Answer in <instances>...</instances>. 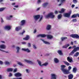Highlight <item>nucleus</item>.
I'll list each match as a JSON object with an SVG mask.
<instances>
[{
	"label": "nucleus",
	"mask_w": 79,
	"mask_h": 79,
	"mask_svg": "<svg viewBox=\"0 0 79 79\" xmlns=\"http://www.w3.org/2000/svg\"><path fill=\"white\" fill-rule=\"evenodd\" d=\"M60 67L61 68V70L63 72L64 74H70V72L64 69V68H66V66L65 65H61Z\"/></svg>",
	"instance_id": "obj_1"
},
{
	"label": "nucleus",
	"mask_w": 79,
	"mask_h": 79,
	"mask_svg": "<svg viewBox=\"0 0 79 79\" xmlns=\"http://www.w3.org/2000/svg\"><path fill=\"white\" fill-rule=\"evenodd\" d=\"M33 18L35 21H38V19L40 18L38 22H41L43 19V15H41L40 17V15H37L34 16Z\"/></svg>",
	"instance_id": "obj_2"
},
{
	"label": "nucleus",
	"mask_w": 79,
	"mask_h": 79,
	"mask_svg": "<svg viewBox=\"0 0 79 79\" xmlns=\"http://www.w3.org/2000/svg\"><path fill=\"white\" fill-rule=\"evenodd\" d=\"M45 16L46 18H50L52 19H53L55 18V15H53V13L52 12H50Z\"/></svg>",
	"instance_id": "obj_3"
},
{
	"label": "nucleus",
	"mask_w": 79,
	"mask_h": 79,
	"mask_svg": "<svg viewBox=\"0 0 79 79\" xmlns=\"http://www.w3.org/2000/svg\"><path fill=\"white\" fill-rule=\"evenodd\" d=\"M70 36L73 38H76V39H79V36L77 34H73L70 35Z\"/></svg>",
	"instance_id": "obj_4"
},
{
	"label": "nucleus",
	"mask_w": 79,
	"mask_h": 79,
	"mask_svg": "<svg viewBox=\"0 0 79 79\" xmlns=\"http://www.w3.org/2000/svg\"><path fill=\"white\" fill-rule=\"evenodd\" d=\"M46 35L44 34H39L38 35H37V37H42V38H44L46 37Z\"/></svg>",
	"instance_id": "obj_5"
},
{
	"label": "nucleus",
	"mask_w": 79,
	"mask_h": 79,
	"mask_svg": "<svg viewBox=\"0 0 79 79\" xmlns=\"http://www.w3.org/2000/svg\"><path fill=\"white\" fill-rule=\"evenodd\" d=\"M71 14V11H70L69 13H65L64 14V17H66L67 18H69Z\"/></svg>",
	"instance_id": "obj_6"
},
{
	"label": "nucleus",
	"mask_w": 79,
	"mask_h": 79,
	"mask_svg": "<svg viewBox=\"0 0 79 79\" xmlns=\"http://www.w3.org/2000/svg\"><path fill=\"white\" fill-rule=\"evenodd\" d=\"M26 23V20H23L21 21V26H24Z\"/></svg>",
	"instance_id": "obj_7"
},
{
	"label": "nucleus",
	"mask_w": 79,
	"mask_h": 79,
	"mask_svg": "<svg viewBox=\"0 0 79 79\" xmlns=\"http://www.w3.org/2000/svg\"><path fill=\"white\" fill-rule=\"evenodd\" d=\"M11 28V26L10 25H7L4 27V29L8 31L10 30Z\"/></svg>",
	"instance_id": "obj_8"
},
{
	"label": "nucleus",
	"mask_w": 79,
	"mask_h": 79,
	"mask_svg": "<svg viewBox=\"0 0 79 79\" xmlns=\"http://www.w3.org/2000/svg\"><path fill=\"white\" fill-rule=\"evenodd\" d=\"M51 78L53 79H56L57 76L55 74L52 73L51 74Z\"/></svg>",
	"instance_id": "obj_9"
},
{
	"label": "nucleus",
	"mask_w": 79,
	"mask_h": 79,
	"mask_svg": "<svg viewBox=\"0 0 79 79\" xmlns=\"http://www.w3.org/2000/svg\"><path fill=\"white\" fill-rule=\"evenodd\" d=\"M22 50L23 51H24L25 52H26L27 53H30V52H31V50H29L28 48L26 49L23 48L22 49Z\"/></svg>",
	"instance_id": "obj_10"
},
{
	"label": "nucleus",
	"mask_w": 79,
	"mask_h": 79,
	"mask_svg": "<svg viewBox=\"0 0 79 79\" xmlns=\"http://www.w3.org/2000/svg\"><path fill=\"white\" fill-rule=\"evenodd\" d=\"M13 17V16L12 15H10L9 16H7L6 17V19L7 20H11V18H12Z\"/></svg>",
	"instance_id": "obj_11"
},
{
	"label": "nucleus",
	"mask_w": 79,
	"mask_h": 79,
	"mask_svg": "<svg viewBox=\"0 0 79 79\" xmlns=\"http://www.w3.org/2000/svg\"><path fill=\"white\" fill-rule=\"evenodd\" d=\"M25 61L26 63H29V64H34V63H33L32 61L29 60H25Z\"/></svg>",
	"instance_id": "obj_12"
},
{
	"label": "nucleus",
	"mask_w": 79,
	"mask_h": 79,
	"mask_svg": "<svg viewBox=\"0 0 79 79\" xmlns=\"http://www.w3.org/2000/svg\"><path fill=\"white\" fill-rule=\"evenodd\" d=\"M6 46V45L4 44H1L0 45V48H2V49H5Z\"/></svg>",
	"instance_id": "obj_13"
},
{
	"label": "nucleus",
	"mask_w": 79,
	"mask_h": 79,
	"mask_svg": "<svg viewBox=\"0 0 79 79\" xmlns=\"http://www.w3.org/2000/svg\"><path fill=\"white\" fill-rule=\"evenodd\" d=\"M67 60L68 61H69L70 63L72 62L73 61V58L72 57L70 58L69 57H68L67 58Z\"/></svg>",
	"instance_id": "obj_14"
},
{
	"label": "nucleus",
	"mask_w": 79,
	"mask_h": 79,
	"mask_svg": "<svg viewBox=\"0 0 79 79\" xmlns=\"http://www.w3.org/2000/svg\"><path fill=\"white\" fill-rule=\"evenodd\" d=\"M41 40L43 41V42H44V43L45 44H47L48 45H49L50 44V43H49V42L45 41L44 39H41Z\"/></svg>",
	"instance_id": "obj_15"
},
{
	"label": "nucleus",
	"mask_w": 79,
	"mask_h": 79,
	"mask_svg": "<svg viewBox=\"0 0 79 79\" xmlns=\"http://www.w3.org/2000/svg\"><path fill=\"white\" fill-rule=\"evenodd\" d=\"M29 38H30L29 35H27L25 38H23V40H28L29 39Z\"/></svg>",
	"instance_id": "obj_16"
},
{
	"label": "nucleus",
	"mask_w": 79,
	"mask_h": 79,
	"mask_svg": "<svg viewBox=\"0 0 79 79\" xmlns=\"http://www.w3.org/2000/svg\"><path fill=\"white\" fill-rule=\"evenodd\" d=\"M14 76L15 77H20V73H18L14 74Z\"/></svg>",
	"instance_id": "obj_17"
},
{
	"label": "nucleus",
	"mask_w": 79,
	"mask_h": 79,
	"mask_svg": "<svg viewBox=\"0 0 79 79\" xmlns=\"http://www.w3.org/2000/svg\"><path fill=\"white\" fill-rule=\"evenodd\" d=\"M13 69L11 68H8L7 69V72H10L11 71H13Z\"/></svg>",
	"instance_id": "obj_18"
},
{
	"label": "nucleus",
	"mask_w": 79,
	"mask_h": 79,
	"mask_svg": "<svg viewBox=\"0 0 79 79\" xmlns=\"http://www.w3.org/2000/svg\"><path fill=\"white\" fill-rule=\"evenodd\" d=\"M69 44H67L65 45L64 46H63L62 48H68V47H69Z\"/></svg>",
	"instance_id": "obj_19"
},
{
	"label": "nucleus",
	"mask_w": 79,
	"mask_h": 79,
	"mask_svg": "<svg viewBox=\"0 0 79 79\" xmlns=\"http://www.w3.org/2000/svg\"><path fill=\"white\" fill-rule=\"evenodd\" d=\"M68 77L69 79H72L73 78V75L72 74H70L69 75Z\"/></svg>",
	"instance_id": "obj_20"
},
{
	"label": "nucleus",
	"mask_w": 79,
	"mask_h": 79,
	"mask_svg": "<svg viewBox=\"0 0 79 79\" xmlns=\"http://www.w3.org/2000/svg\"><path fill=\"white\" fill-rule=\"evenodd\" d=\"M48 5V3L45 2L43 4V6L44 7V8H45V7H46V6H47Z\"/></svg>",
	"instance_id": "obj_21"
},
{
	"label": "nucleus",
	"mask_w": 79,
	"mask_h": 79,
	"mask_svg": "<svg viewBox=\"0 0 79 79\" xmlns=\"http://www.w3.org/2000/svg\"><path fill=\"white\" fill-rule=\"evenodd\" d=\"M66 0H60V3L59 4V6H61L63 5V3L65 2Z\"/></svg>",
	"instance_id": "obj_22"
},
{
	"label": "nucleus",
	"mask_w": 79,
	"mask_h": 79,
	"mask_svg": "<svg viewBox=\"0 0 79 79\" xmlns=\"http://www.w3.org/2000/svg\"><path fill=\"white\" fill-rule=\"evenodd\" d=\"M20 30V27L18 26L17 27L15 28V31H17V32L19 31Z\"/></svg>",
	"instance_id": "obj_23"
},
{
	"label": "nucleus",
	"mask_w": 79,
	"mask_h": 79,
	"mask_svg": "<svg viewBox=\"0 0 79 79\" xmlns=\"http://www.w3.org/2000/svg\"><path fill=\"white\" fill-rule=\"evenodd\" d=\"M66 10L64 8H62L61 9L60 11H59V13H64V11H65Z\"/></svg>",
	"instance_id": "obj_24"
},
{
	"label": "nucleus",
	"mask_w": 79,
	"mask_h": 79,
	"mask_svg": "<svg viewBox=\"0 0 79 79\" xmlns=\"http://www.w3.org/2000/svg\"><path fill=\"white\" fill-rule=\"evenodd\" d=\"M47 38L48 39H52V38H53V36L50 35H47Z\"/></svg>",
	"instance_id": "obj_25"
},
{
	"label": "nucleus",
	"mask_w": 79,
	"mask_h": 79,
	"mask_svg": "<svg viewBox=\"0 0 79 79\" xmlns=\"http://www.w3.org/2000/svg\"><path fill=\"white\" fill-rule=\"evenodd\" d=\"M76 52V51L75 50V49H74L71 52L70 54V55H71L72 54H74L75 52Z\"/></svg>",
	"instance_id": "obj_26"
},
{
	"label": "nucleus",
	"mask_w": 79,
	"mask_h": 79,
	"mask_svg": "<svg viewBox=\"0 0 79 79\" xmlns=\"http://www.w3.org/2000/svg\"><path fill=\"white\" fill-rule=\"evenodd\" d=\"M43 66H47L48 65V63L47 62H45L42 64Z\"/></svg>",
	"instance_id": "obj_27"
},
{
	"label": "nucleus",
	"mask_w": 79,
	"mask_h": 79,
	"mask_svg": "<svg viewBox=\"0 0 79 79\" xmlns=\"http://www.w3.org/2000/svg\"><path fill=\"white\" fill-rule=\"evenodd\" d=\"M77 68L76 67H74L73 68V73H76V71H77Z\"/></svg>",
	"instance_id": "obj_28"
},
{
	"label": "nucleus",
	"mask_w": 79,
	"mask_h": 79,
	"mask_svg": "<svg viewBox=\"0 0 79 79\" xmlns=\"http://www.w3.org/2000/svg\"><path fill=\"white\" fill-rule=\"evenodd\" d=\"M54 61L55 63H58L59 62L58 60V59L56 58H55L54 59Z\"/></svg>",
	"instance_id": "obj_29"
},
{
	"label": "nucleus",
	"mask_w": 79,
	"mask_h": 79,
	"mask_svg": "<svg viewBox=\"0 0 79 79\" xmlns=\"http://www.w3.org/2000/svg\"><path fill=\"white\" fill-rule=\"evenodd\" d=\"M37 62L38 63V64L39 65V66L41 67H42L43 65H42V64H41V61L39 60H37Z\"/></svg>",
	"instance_id": "obj_30"
},
{
	"label": "nucleus",
	"mask_w": 79,
	"mask_h": 79,
	"mask_svg": "<svg viewBox=\"0 0 79 79\" xmlns=\"http://www.w3.org/2000/svg\"><path fill=\"white\" fill-rule=\"evenodd\" d=\"M51 28V26L50 25H48L47 26L46 29L47 30H50Z\"/></svg>",
	"instance_id": "obj_31"
},
{
	"label": "nucleus",
	"mask_w": 79,
	"mask_h": 79,
	"mask_svg": "<svg viewBox=\"0 0 79 79\" xmlns=\"http://www.w3.org/2000/svg\"><path fill=\"white\" fill-rule=\"evenodd\" d=\"M19 49H20L19 47H16V49L17 50V52H16L17 53H19Z\"/></svg>",
	"instance_id": "obj_32"
},
{
	"label": "nucleus",
	"mask_w": 79,
	"mask_h": 79,
	"mask_svg": "<svg viewBox=\"0 0 79 79\" xmlns=\"http://www.w3.org/2000/svg\"><path fill=\"white\" fill-rule=\"evenodd\" d=\"M79 55V52H77L76 54L74 55V57H77V56H78Z\"/></svg>",
	"instance_id": "obj_33"
},
{
	"label": "nucleus",
	"mask_w": 79,
	"mask_h": 79,
	"mask_svg": "<svg viewBox=\"0 0 79 79\" xmlns=\"http://www.w3.org/2000/svg\"><path fill=\"white\" fill-rule=\"evenodd\" d=\"M5 64L6 65H10V63L7 61H6L5 62Z\"/></svg>",
	"instance_id": "obj_34"
},
{
	"label": "nucleus",
	"mask_w": 79,
	"mask_h": 79,
	"mask_svg": "<svg viewBox=\"0 0 79 79\" xmlns=\"http://www.w3.org/2000/svg\"><path fill=\"white\" fill-rule=\"evenodd\" d=\"M63 63H64V64H65L67 66H69V64L66 61H64Z\"/></svg>",
	"instance_id": "obj_35"
},
{
	"label": "nucleus",
	"mask_w": 79,
	"mask_h": 79,
	"mask_svg": "<svg viewBox=\"0 0 79 79\" xmlns=\"http://www.w3.org/2000/svg\"><path fill=\"white\" fill-rule=\"evenodd\" d=\"M61 17H62V15L61 14H60L58 16L57 18L58 19H61Z\"/></svg>",
	"instance_id": "obj_36"
},
{
	"label": "nucleus",
	"mask_w": 79,
	"mask_h": 79,
	"mask_svg": "<svg viewBox=\"0 0 79 79\" xmlns=\"http://www.w3.org/2000/svg\"><path fill=\"white\" fill-rule=\"evenodd\" d=\"M0 51H1V52H5L6 53H9V52H8V51H4L3 50H2L0 49Z\"/></svg>",
	"instance_id": "obj_37"
},
{
	"label": "nucleus",
	"mask_w": 79,
	"mask_h": 79,
	"mask_svg": "<svg viewBox=\"0 0 79 79\" xmlns=\"http://www.w3.org/2000/svg\"><path fill=\"white\" fill-rule=\"evenodd\" d=\"M77 17V15L76 14L73 15L71 17V18H76Z\"/></svg>",
	"instance_id": "obj_38"
},
{
	"label": "nucleus",
	"mask_w": 79,
	"mask_h": 79,
	"mask_svg": "<svg viewBox=\"0 0 79 79\" xmlns=\"http://www.w3.org/2000/svg\"><path fill=\"white\" fill-rule=\"evenodd\" d=\"M5 8H6L5 7H2L0 8V11H3V10H4Z\"/></svg>",
	"instance_id": "obj_39"
},
{
	"label": "nucleus",
	"mask_w": 79,
	"mask_h": 79,
	"mask_svg": "<svg viewBox=\"0 0 79 79\" xmlns=\"http://www.w3.org/2000/svg\"><path fill=\"white\" fill-rule=\"evenodd\" d=\"M58 53H59V54L60 55H62V52H61V50H59L57 52Z\"/></svg>",
	"instance_id": "obj_40"
},
{
	"label": "nucleus",
	"mask_w": 79,
	"mask_h": 79,
	"mask_svg": "<svg viewBox=\"0 0 79 79\" xmlns=\"http://www.w3.org/2000/svg\"><path fill=\"white\" fill-rule=\"evenodd\" d=\"M72 22H73V23H76L77 22V19H73L72 20Z\"/></svg>",
	"instance_id": "obj_41"
},
{
	"label": "nucleus",
	"mask_w": 79,
	"mask_h": 79,
	"mask_svg": "<svg viewBox=\"0 0 79 79\" xmlns=\"http://www.w3.org/2000/svg\"><path fill=\"white\" fill-rule=\"evenodd\" d=\"M65 39H67V37H62L61 38V39L62 41H63L64 40H65Z\"/></svg>",
	"instance_id": "obj_42"
},
{
	"label": "nucleus",
	"mask_w": 79,
	"mask_h": 79,
	"mask_svg": "<svg viewBox=\"0 0 79 79\" xmlns=\"http://www.w3.org/2000/svg\"><path fill=\"white\" fill-rule=\"evenodd\" d=\"M33 47L34 49H36L37 48V47L35 44H33Z\"/></svg>",
	"instance_id": "obj_43"
},
{
	"label": "nucleus",
	"mask_w": 79,
	"mask_h": 79,
	"mask_svg": "<svg viewBox=\"0 0 79 79\" xmlns=\"http://www.w3.org/2000/svg\"><path fill=\"white\" fill-rule=\"evenodd\" d=\"M27 46L28 47H31V44L30 43H28L27 44Z\"/></svg>",
	"instance_id": "obj_44"
},
{
	"label": "nucleus",
	"mask_w": 79,
	"mask_h": 79,
	"mask_svg": "<svg viewBox=\"0 0 79 79\" xmlns=\"http://www.w3.org/2000/svg\"><path fill=\"white\" fill-rule=\"evenodd\" d=\"M25 32V31L23 30V31L22 32V33H20V35L23 36V34Z\"/></svg>",
	"instance_id": "obj_45"
},
{
	"label": "nucleus",
	"mask_w": 79,
	"mask_h": 79,
	"mask_svg": "<svg viewBox=\"0 0 79 79\" xmlns=\"http://www.w3.org/2000/svg\"><path fill=\"white\" fill-rule=\"evenodd\" d=\"M72 68V67H71V66H69L68 68V71H69L70 70H71V69Z\"/></svg>",
	"instance_id": "obj_46"
},
{
	"label": "nucleus",
	"mask_w": 79,
	"mask_h": 79,
	"mask_svg": "<svg viewBox=\"0 0 79 79\" xmlns=\"http://www.w3.org/2000/svg\"><path fill=\"white\" fill-rule=\"evenodd\" d=\"M26 71L27 73H30V70L28 69H26Z\"/></svg>",
	"instance_id": "obj_47"
},
{
	"label": "nucleus",
	"mask_w": 79,
	"mask_h": 79,
	"mask_svg": "<svg viewBox=\"0 0 79 79\" xmlns=\"http://www.w3.org/2000/svg\"><path fill=\"white\" fill-rule=\"evenodd\" d=\"M76 52L77 51L79 50V47H76L75 48Z\"/></svg>",
	"instance_id": "obj_48"
},
{
	"label": "nucleus",
	"mask_w": 79,
	"mask_h": 79,
	"mask_svg": "<svg viewBox=\"0 0 79 79\" xmlns=\"http://www.w3.org/2000/svg\"><path fill=\"white\" fill-rule=\"evenodd\" d=\"M73 2L74 3H77V1L76 0H73Z\"/></svg>",
	"instance_id": "obj_49"
},
{
	"label": "nucleus",
	"mask_w": 79,
	"mask_h": 79,
	"mask_svg": "<svg viewBox=\"0 0 79 79\" xmlns=\"http://www.w3.org/2000/svg\"><path fill=\"white\" fill-rule=\"evenodd\" d=\"M42 1H41L40 0H38L37 2V3L38 4H39V3H41V2Z\"/></svg>",
	"instance_id": "obj_50"
},
{
	"label": "nucleus",
	"mask_w": 79,
	"mask_h": 79,
	"mask_svg": "<svg viewBox=\"0 0 79 79\" xmlns=\"http://www.w3.org/2000/svg\"><path fill=\"white\" fill-rule=\"evenodd\" d=\"M17 69L16 68L14 69V73H16L17 71Z\"/></svg>",
	"instance_id": "obj_51"
},
{
	"label": "nucleus",
	"mask_w": 79,
	"mask_h": 79,
	"mask_svg": "<svg viewBox=\"0 0 79 79\" xmlns=\"http://www.w3.org/2000/svg\"><path fill=\"white\" fill-rule=\"evenodd\" d=\"M13 76V74L11 73H9V77H11Z\"/></svg>",
	"instance_id": "obj_52"
},
{
	"label": "nucleus",
	"mask_w": 79,
	"mask_h": 79,
	"mask_svg": "<svg viewBox=\"0 0 79 79\" xmlns=\"http://www.w3.org/2000/svg\"><path fill=\"white\" fill-rule=\"evenodd\" d=\"M21 44L23 45H26V43L25 42H22L21 43Z\"/></svg>",
	"instance_id": "obj_53"
},
{
	"label": "nucleus",
	"mask_w": 79,
	"mask_h": 79,
	"mask_svg": "<svg viewBox=\"0 0 79 79\" xmlns=\"http://www.w3.org/2000/svg\"><path fill=\"white\" fill-rule=\"evenodd\" d=\"M36 32H37V30L36 29H35L33 33L35 34V33H36Z\"/></svg>",
	"instance_id": "obj_54"
},
{
	"label": "nucleus",
	"mask_w": 79,
	"mask_h": 79,
	"mask_svg": "<svg viewBox=\"0 0 79 79\" xmlns=\"http://www.w3.org/2000/svg\"><path fill=\"white\" fill-rule=\"evenodd\" d=\"M14 7L15 8H18L19 7V5H16V6H14Z\"/></svg>",
	"instance_id": "obj_55"
},
{
	"label": "nucleus",
	"mask_w": 79,
	"mask_h": 79,
	"mask_svg": "<svg viewBox=\"0 0 79 79\" xmlns=\"http://www.w3.org/2000/svg\"><path fill=\"white\" fill-rule=\"evenodd\" d=\"M1 23H3V22H4V21H3V19H2V18H1Z\"/></svg>",
	"instance_id": "obj_56"
},
{
	"label": "nucleus",
	"mask_w": 79,
	"mask_h": 79,
	"mask_svg": "<svg viewBox=\"0 0 79 79\" xmlns=\"http://www.w3.org/2000/svg\"><path fill=\"white\" fill-rule=\"evenodd\" d=\"M0 64H3V62L1 60H0Z\"/></svg>",
	"instance_id": "obj_57"
},
{
	"label": "nucleus",
	"mask_w": 79,
	"mask_h": 79,
	"mask_svg": "<svg viewBox=\"0 0 79 79\" xmlns=\"http://www.w3.org/2000/svg\"><path fill=\"white\" fill-rule=\"evenodd\" d=\"M15 4H16V3L14 2V3H12L11 4V5H12L13 6L14 5H15Z\"/></svg>",
	"instance_id": "obj_58"
},
{
	"label": "nucleus",
	"mask_w": 79,
	"mask_h": 79,
	"mask_svg": "<svg viewBox=\"0 0 79 79\" xmlns=\"http://www.w3.org/2000/svg\"><path fill=\"white\" fill-rule=\"evenodd\" d=\"M76 46H74L72 47V48L74 49H75V48H76Z\"/></svg>",
	"instance_id": "obj_59"
},
{
	"label": "nucleus",
	"mask_w": 79,
	"mask_h": 79,
	"mask_svg": "<svg viewBox=\"0 0 79 79\" xmlns=\"http://www.w3.org/2000/svg\"><path fill=\"white\" fill-rule=\"evenodd\" d=\"M20 66H24V65H23V64H22V63H20Z\"/></svg>",
	"instance_id": "obj_60"
},
{
	"label": "nucleus",
	"mask_w": 79,
	"mask_h": 79,
	"mask_svg": "<svg viewBox=\"0 0 79 79\" xmlns=\"http://www.w3.org/2000/svg\"><path fill=\"white\" fill-rule=\"evenodd\" d=\"M55 14H58V11L56 10L54 12Z\"/></svg>",
	"instance_id": "obj_61"
},
{
	"label": "nucleus",
	"mask_w": 79,
	"mask_h": 79,
	"mask_svg": "<svg viewBox=\"0 0 79 79\" xmlns=\"http://www.w3.org/2000/svg\"><path fill=\"white\" fill-rule=\"evenodd\" d=\"M72 48V47L70 46L68 48L69 50H70Z\"/></svg>",
	"instance_id": "obj_62"
},
{
	"label": "nucleus",
	"mask_w": 79,
	"mask_h": 79,
	"mask_svg": "<svg viewBox=\"0 0 79 79\" xmlns=\"http://www.w3.org/2000/svg\"><path fill=\"white\" fill-rule=\"evenodd\" d=\"M75 6V5H73L72 6V8H74Z\"/></svg>",
	"instance_id": "obj_63"
},
{
	"label": "nucleus",
	"mask_w": 79,
	"mask_h": 79,
	"mask_svg": "<svg viewBox=\"0 0 79 79\" xmlns=\"http://www.w3.org/2000/svg\"><path fill=\"white\" fill-rule=\"evenodd\" d=\"M0 79H2V76L0 75Z\"/></svg>",
	"instance_id": "obj_64"
}]
</instances>
